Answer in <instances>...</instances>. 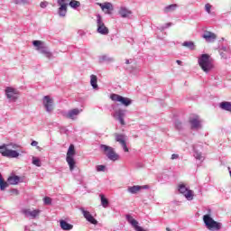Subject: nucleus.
I'll list each match as a JSON object with an SVG mask.
<instances>
[{
    "mask_svg": "<svg viewBox=\"0 0 231 231\" xmlns=\"http://www.w3.org/2000/svg\"><path fill=\"white\" fill-rule=\"evenodd\" d=\"M99 149L111 162H118L120 160V155L115 151V148L106 144H100Z\"/></svg>",
    "mask_w": 231,
    "mask_h": 231,
    "instance_id": "f257e3e1",
    "label": "nucleus"
},
{
    "mask_svg": "<svg viewBox=\"0 0 231 231\" xmlns=\"http://www.w3.org/2000/svg\"><path fill=\"white\" fill-rule=\"evenodd\" d=\"M199 66H200L204 73H208V71L214 69V64L212 63V60H210V55L202 54L199 59Z\"/></svg>",
    "mask_w": 231,
    "mask_h": 231,
    "instance_id": "f03ea898",
    "label": "nucleus"
},
{
    "mask_svg": "<svg viewBox=\"0 0 231 231\" xmlns=\"http://www.w3.org/2000/svg\"><path fill=\"white\" fill-rule=\"evenodd\" d=\"M8 145L9 144H2L0 145V154H2V156H5V158H19L20 153H24L26 152V151H15V150H10L8 149Z\"/></svg>",
    "mask_w": 231,
    "mask_h": 231,
    "instance_id": "7ed1b4c3",
    "label": "nucleus"
},
{
    "mask_svg": "<svg viewBox=\"0 0 231 231\" xmlns=\"http://www.w3.org/2000/svg\"><path fill=\"white\" fill-rule=\"evenodd\" d=\"M203 221H204L208 230L217 231L223 226V225L221 223L214 220L213 217H210V215H204Z\"/></svg>",
    "mask_w": 231,
    "mask_h": 231,
    "instance_id": "20e7f679",
    "label": "nucleus"
},
{
    "mask_svg": "<svg viewBox=\"0 0 231 231\" xmlns=\"http://www.w3.org/2000/svg\"><path fill=\"white\" fill-rule=\"evenodd\" d=\"M76 151H75V145L70 144L69 146L68 152H67V157H66V162L69 167V171H74L75 170V165H77V162H75V156Z\"/></svg>",
    "mask_w": 231,
    "mask_h": 231,
    "instance_id": "39448f33",
    "label": "nucleus"
},
{
    "mask_svg": "<svg viewBox=\"0 0 231 231\" xmlns=\"http://www.w3.org/2000/svg\"><path fill=\"white\" fill-rule=\"evenodd\" d=\"M111 100L114 102H119L121 106H125V107H128L130 104H133V100L129 97H124L118 94H112L110 96Z\"/></svg>",
    "mask_w": 231,
    "mask_h": 231,
    "instance_id": "423d86ee",
    "label": "nucleus"
},
{
    "mask_svg": "<svg viewBox=\"0 0 231 231\" xmlns=\"http://www.w3.org/2000/svg\"><path fill=\"white\" fill-rule=\"evenodd\" d=\"M97 33H100L101 35H107L109 33V28L106 26V23H104L100 14L97 15Z\"/></svg>",
    "mask_w": 231,
    "mask_h": 231,
    "instance_id": "0eeeda50",
    "label": "nucleus"
},
{
    "mask_svg": "<svg viewBox=\"0 0 231 231\" xmlns=\"http://www.w3.org/2000/svg\"><path fill=\"white\" fill-rule=\"evenodd\" d=\"M114 137L116 142L120 143L121 147H123L125 152H129V148H127V136L123 134L116 133L114 134Z\"/></svg>",
    "mask_w": 231,
    "mask_h": 231,
    "instance_id": "6e6552de",
    "label": "nucleus"
},
{
    "mask_svg": "<svg viewBox=\"0 0 231 231\" xmlns=\"http://www.w3.org/2000/svg\"><path fill=\"white\" fill-rule=\"evenodd\" d=\"M22 214H23L25 217H30L31 219H37V217L41 216V209L23 208L22 209Z\"/></svg>",
    "mask_w": 231,
    "mask_h": 231,
    "instance_id": "1a4fd4ad",
    "label": "nucleus"
},
{
    "mask_svg": "<svg viewBox=\"0 0 231 231\" xmlns=\"http://www.w3.org/2000/svg\"><path fill=\"white\" fill-rule=\"evenodd\" d=\"M179 192H180V194H183V196H185V198L188 199L189 201L194 199V191L187 189L185 184L179 185Z\"/></svg>",
    "mask_w": 231,
    "mask_h": 231,
    "instance_id": "9d476101",
    "label": "nucleus"
},
{
    "mask_svg": "<svg viewBox=\"0 0 231 231\" xmlns=\"http://www.w3.org/2000/svg\"><path fill=\"white\" fill-rule=\"evenodd\" d=\"M97 6H100L102 12L104 14H106L108 15H111L113 14V11L115 10V6H113V4L109 2H105V3H97Z\"/></svg>",
    "mask_w": 231,
    "mask_h": 231,
    "instance_id": "9b49d317",
    "label": "nucleus"
},
{
    "mask_svg": "<svg viewBox=\"0 0 231 231\" xmlns=\"http://www.w3.org/2000/svg\"><path fill=\"white\" fill-rule=\"evenodd\" d=\"M5 95L11 102H15L19 98V94L17 93V90L15 88H13L11 87H7L5 88Z\"/></svg>",
    "mask_w": 231,
    "mask_h": 231,
    "instance_id": "f8f14e48",
    "label": "nucleus"
},
{
    "mask_svg": "<svg viewBox=\"0 0 231 231\" xmlns=\"http://www.w3.org/2000/svg\"><path fill=\"white\" fill-rule=\"evenodd\" d=\"M59 5V15L60 17H66V14H68V4H66V0H58Z\"/></svg>",
    "mask_w": 231,
    "mask_h": 231,
    "instance_id": "ddd939ff",
    "label": "nucleus"
},
{
    "mask_svg": "<svg viewBox=\"0 0 231 231\" xmlns=\"http://www.w3.org/2000/svg\"><path fill=\"white\" fill-rule=\"evenodd\" d=\"M43 106L48 113H51V111H53V98L50 96H44Z\"/></svg>",
    "mask_w": 231,
    "mask_h": 231,
    "instance_id": "4468645a",
    "label": "nucleus"
},
{
    "mask_svg": "<svg viewBox=\"0 0 231 231\" xmlns=\"http://www.w3.org/2000/svg\"><path fill=\"white\" fill-rule=\"evenodd\" d=\"M126 219H127L128 223H130V225H132V226H134V230H136V231H147V230L143 229V227L138 226V222L136 221V219L133 218L131 217V215L126 216Z\"/></svg>",
    "mask_w": 231,
    "mask_h": 231,
    "instance_id": "2eb2a0df",
    "label": "nucleus"
},
{
    "mask_svg": "<svg viewBox=\"0 0 231 231\" xmlns=\"http://www.w3.org/2000/svg\"><path fill=\"white\" fill-rule=\"evenodd\" d=\"M80 210H81L84 217L87 219V221H88L92 225H97L98 223V221H97V219H95V217H93V215H91V213H89V211H87L84 208H80Z\"/></svg>",
    "mask_w": 231,
    "mask_h": 231,
    "instance_id": "dca6fc26",
    "label": "nucleus"
},
{
    "mask_svg": "<svg viewBox=\"0 0 231 231\" xmlns=\"http://www.w3.org/2000/svg\"><path fill=\"white\" fill-rule=\"evenodd\" d=\"M142 189H149V185H144V186H132L128 188V192L130 194H138L142 190Z\"/></svg>",
    "mask_w": 231,
    "mask_h": 231,
    "instance_id": "f3484780",
    "label": "nucleus"
},
{
    "mask_svg": "<svg viewBox=\"0 0 231 231\" xmlns=\"http://www.w3.org/2000/svg\"><path fill=\"white\" fill-rule=\"evenodd\" d=\"M189 124L191 125V129H199L201 127V122L199 121V117L196 116L194 118L189 119Z\"/></svg>",
    "mask_w": 231,
    "mask_h": 231,
    "instance_id": "a211bd4d",
    "label": "nucleus"
},
{
    "mask_svg": "<svg viewBox=\"0 0 231 231\" xmlns=\"http://www.w3.org/2000/svg\"><path fill=\"white\" fill-rule=\"evenodd\" d=\"M80 115V110L79 108H74L66 115V118H69L70 120H75L77 116Z\"/></svg>",
    "mask_w": 231,
    "mask_h": 231,
    "instance_id": "6ab92c4d",
    "label": "nucleus"
},
{
    "mask_svg": "<svg viewBox=\"0 0 231 231\" xmlns=\"http://www.w3.org/2000/svg\"><path fill=\"white\" fill-rule=\"evenodd\" d=\"M118 14L119 15H121V17L125 18V17H129V15H131L133 12L129 10L127 7H120Z\"/></svg>",
    "mask_w": 231,
    "mask_h": 231,
    "instance_id": "aec40b11",
    "label": "nucleus"
},
{
    "mask_svg": "<svg viewBox=\"0 0 231 231\" xmlns=\"http://www.w3.org/2000/svg\"><path fill=\"white\" fill-rule=\"evenodd\" d=\"M203 38L208 42H212L213 41H216V39L217 38V36H216L215 33L210 32H206L203 34Z\"/></svg>",
    "mask_w": 231,
    "mask_h": 231,
    "instance_id": "412c9836",
    "label": "nucleus"
},
{
    "mask_svg": "<svg viewBox=\"0 0 231 231\" xmlns=\"http://www.w3.org/2000/svg\"><path fill=\"white\" fill-rule=\"evenodd\" d=\"M220 109H223L224 111H228L231 113V102L224 101L219 104Z\"/></svg>",
    "mask_w": 231,
    "mask_h": 231,
    "instance_id": "4be33fe9",
    "label": "nucleus"
},
{
    "mask_svg": "<svg viewBox=\"0 0 231 231\" xmlns=\"http://www.w3.org/2000/svg\"><path fill=\"white\" fill-rule=\"evenodd\" d=\"M7 181L10 183V185H17V183L21 181V177L17 175L11 176L7 179Z\"/></svg>",
    "mask_w": 231,
    "mask_h": 231,
    "instance_id": "5701e85b",
    "label": "nucleus"
},
{
    "mask_svg": "<svg viewBox=\"0 0 231 231\" xmlns=\"http://www.w3.org/2000/svg\"><path fill=\"white\" fill-rule=\"evenodd\" d=\"M60 228H62V230H71L73 228V225L69 224L65 220L60 221Z\"/></svg>",
    "mask_w": 231,
    "mask_h": 231,
    "instance_id": "b1692460",
    "label": "nucleus"
},
{
    "mask_svg": "<svg viewBox=\"0 0 231 231\" xmlns=\"http://www.w3.org/2000/svg\"><path fill=\"white\" fill-rule=\"evenodd\" d=\"M97 82H98V79L97 78V76L91 75L90 76V84L94 89H97L98 88Z\"/></svg>",
    "mask_w": 231,
    "mask_h": 231,
    "instance_id": "393cba45",
    "label": "nucleus"
},
{
    "mask_svg": "<svg viewBox=\"0 0 231 231\" xmlns=\"http://www.w3.org/2000/svg\"><path fill=\"white\" fill-rule=\"evenodd\" d=\"M176 8H178V5L172 4V5H170L166 7H164L163 12H164V14H169L170 12H174V10H176Z\"/></svg>",
    "mask_w": 231,
    "mask_h": 231,
    "instance_id": "a878e982",
    "label": "nucleus"
},
{
    "mask_svg": "<svg viewBox=\"0 0 231 231\" xmlns=\"http://www.w3.org/2000/svg\"><path fill=\"white\" fill-rule=\"evenodd\" d=\"M99 197L101 198V205L104 208H107L109 207V200L106 198L104 194H100Z\"/></svg>",
    "mask_w": 231,
    "mask_h": 231,
    "instance_id": "bb28decb",
    "label": "nucleus"
},
{
    "mask_svg": "<svg viewBox=\"0 0 231 231\" xmlns=\"http://www.w3.org/2000/svg\"><path fill=\"white\" fill-rule=\"evenodd\" d=\"M182 46L188 48L189 50H196V45L194 44V42H184L182 43Z\"/></svg>",
    "mask_w": 231,
    "mask_h": 231,
    "instance_id": "cd10ccee",
    "label": "nucleus"
},
{
    "mask_svg": "<svg viewBox=\"0 0 231 231\" xmlns=\"http://www.w3.org/2000/svg\"><path fill=\"white\" fill-rule=\"evenodd\" d=\"M6 188H8V182L3 180V175L0 173V190H5Z\"/></svg>",
    "mask_w": 231,
    "mask_h": 231,
    "instance_id": "c85d7f7f",
    "label": "nucleus"
},
{
    "mask_svg": "<svg viewBox=\"0 0 231 231\" xmlns=\"http://www.w3.org/2000/svg\"><path fill=\"white\" fill-rule=\"evenodd\" d=\"M69 5L70 8L77 9V8H79V6H80V3L77 0H71L69 3Z\"/></svg>",
    "mask_w": 231,
    "mask_h": 231,
    "instance_id": "c756f323",
    "label": "nucleus"
},
{
    "mask_svg": "<svg viewBox=\"0 0 231 231\" xmlns=\"http://www.w3.org/2000/svg\"><path fill=\"white\" fill-rule=\"evenodd\" d=\"M41 53H42V55H45V57H47V59H51V52H50V51H48V49L46 48H42L40 50Z\"/></svg>",
    "mask_w": 231,
    "mask_h": 231,
    "instance_id": "7c9ffc66",
    "label": "nucleus"
},
{
    "mask_svg": "<svg viewBox=\"0 0 231 231\" xmlns=\"http://www.w3.org/2000/svg\"><path fill=\"white\" fill-rule=\"evenodd\" d=\"M32 44H33V46H35L37 48V50H41L43 48L42 42H41V41H33Z\"/></svg>",
    "mask_w": 231,
    "mask_h": 231,
    "instance_id": "2f4dec72",
    "label": "nucleus"
},
{
    "mask_svg": "<svg viewBox=\"0 0 231 231\" xmlns=\"http://www.w3.org/2000/svg\"><path fill=\"white\" fill-rule=\"evenodd\" d=\"M116 116H117V118H124V116H125V114L123 110H117L116 112Z\"/></svg>",
    "mask_w": 231,
    "mask_h": 231,
    "instance_id": "473e14b6",
    "label": "nucleus"
},
{
    "mask_svg": "<svg viewBox=\"0 0 231 231\" xmlns=\"http://www.w3.org/2000/svg\"><path fill=\"white\" fill-rule=\"evenodd\" d=\"M32 164L35 165L36 167H41V160L33 157L32 158Z\"/></svg>",
    "mask_w": 231,
    "mask_h": 231,
    "instance_id": "72a5a7b5",
    "label": "nucleus"
},
{
    "mask_svg": "<svg viewBox=\"0 0 231 231\" xmlns=\"http://www.w3.org/2000/svg\"><path fill=\"white\" fill-rule=\"evenodd\" d=\"M194 157L196 158V160H203V155H201V152H195Z\"/></svg>",
    "mask_w": 231,
    "mask_h": 231,
    "instance_id": "f704fd0d",
    "label": "nucleus"
},
{
    "mask_svg": "<svg viewBox=\"0 0 231 231\" xmlns=\"http://www.w3.org/2000/svg\"><path fill=\"white\" fill-rule=\"evenodd\" d=\"M14 5H26V0H14Z\"/></svg>",
    "mask_w": 231,
    "mask_h": 231,
    "instance_id": "c9c22d12",
    "label": "nucleus"
},
{
    "mask_svg": "<svg viewBox=\"0 0 231 231\" xmlns=\"http://www.w3.org/2000/svg\"><path fill=\"white\" fill-rule=\"evenodd\" d=\"M43 201H44L45 205H51V198H50V197H45L43 199Z\"/></svg>",
    "mask_w": 231,
    "mask_h": 231,
    "instance_id": "e433bc0d",
    "label": "nucleus"
},
{
    "mask_svg": "<svg viewBox=\"0 0 231 231\" xmlns=\"http://www.w3.org/2000/svg\"><path fill=\"white\" fill-rule=\"evenodd\" d=\"M97 172L105 171H106V166H104V165H97Z\"/></svg>",
    "mask_w": 231,
    "mask_h": 231,
    "instance_id": "4c0bfd02",
    "label": "nucleus"
},
{
    "mask_svg": "<svg viewBox=\"0 0 231 231\" xmlns=\"http://www.w3.org/2000/svg\"><path fill=\"white\" fill-rule=\"evenodd\" d=\"M211 9H212V5H210V4L205 5V10H206V12H208V14H210Z\"/></svg>",
    "mask_w": 231,
    "mask_h": 231,
    "instance_id": "58836bf2",
    "label": "nucleus"
},
{
    "mask_svg": "<svg viewBox=\"0 0 231 231\" xmlns=\"http://www.w3.org/2000/svg\"><path fill=\"white\" fill-rule=\"evenodd\" d=\"M175 127H176V129H182V127H183V125L181 124V122H180V121H176V123H175Z\"/></svg>",
    "mask_w": 231,
    "mask_h": 231,
    "instance_id": "ea45409f",
    "label": "nucleus"
},
{
    "mask_svg": "<svg viewBox=\"0 0 231 231\" xmlns=\"http://www.w3.org/2000/svg\"><path fill=\"white\" fill-rule=\"evenodd\" d=\"M40 5H41V8H46L48 6V2H42Z\"/></svg>",
    "mask_w": 231,
    "mask_h": 231,
    "instance_id": "a19ab883",
    "label": "nucleus"
},
{
    "mask_svg": "<svg viewBox=\"0 0 231 231\" xmlns=\"http://www.w3.org/2000/svg\"><path fill=\"white\" fill-rule=\"evenodd\" d=\"M180 158V155L179 154H176V153H173L171 155V160H178Z\"/></svg>",
    "mask_w": 231,
    "mask_h": 231,
    "instance_id": "79ce46f5",
    "label": "nucleus"
},
{
    "mask_svg": "<svg viewBox=\"0 0 231 231\" xmlns=\"http://www.w3.org/2000/svg\"><path fill=\"white\" fill-rule=\"evenodd\" d=\"M118 120H119L121 125H125V121H124V117H119Z\"/></svg>",
    "mask_w": 231,
    "mask_h": 231,
    "instance_id": "37998d69",
    "label": "nucleus"
},
{
    "mask_svg": "<svg viewBox=\"0 0 231 231\" xmlns=\"http://www.w3.org/2000/svg\"><path fill=\"white\" fill-rule=\"evenodd\" d=\"M31 145H32V147H37V145H39V143H38L37 141H32V142L31 143Z\"/></svg>",
    "mask_w": 231,
    "mask_h": 231,
    "instance_id": "c03bdc74",
    "label": "nucleus"
},
{
    "mask_svg": "<svg viewBox=\"0 0 231 231\" xmlns=\"http://www.w3.org/2000/svg\"><path fill=\"white\" fill-rule=\"evenodd\" d=\"M13 149H19L21 148V145L19 144H12Z\"/></svg>",
    "mask_w": 231,
    "mask_h": 231,
    "instance_id": "a18cd8bd",
    "label": "nucleus"
},
{
    "mask_svg": "<svg viewBox=\"0 0 231 231\" xmlns=\"http://www.w3.org/2000/svg\"><path fill=\"white\" fill-rule=\"evenodd\" d=\"M176 62H177V64H179V66H181V64H182V61L180 60H177Z\"/></svg>",
    "mask_w": 231,
    "mask_h": 231,
    "instance_id": "49530a36",
    "label": "nucleus"
},
{
    "mask_svg": "<svg viewBox=\"0 0 231 231\" xmlns=\"http://www.w3.org/2000/svg\"><path fill=\"white\" fill-rule=\"evenodd\" d=\"M222 50H223L224 51H228V49H226V47H223Z\"/></svg>",
    "mask_w": 231,
    "mask_h": 231,
    "instance_id": "de8ad7c7",
    "label": "nucleus"
},
{
    "mask_svg": "<svg viewBox=\"0 0 231 231\" xmlns=\"http://www.w3.org/2000/svg\"><path fill=\"white\" fill-rule=\"evenodd\" d=\"M125 64H129V60H125Z\"/></svg>",
    "mask_w": 231,
    "mask_h": 231,
    "instance_id": "09e8293b",
    "label": "nucleus"
},
{
    "mask_svg": "<svg viewBox=\"0 0 231 231\" xmlns=\"http://www.w3.org/2000/svg\"><path fill=\"white\" fill-rule=\"evenodd\" d=\"M166 230H167V231H172V230H171V228H169V227H167Z\"/></svg>",
    "mask_w": 231,
    "mask_h": 231,
    "instance_id": "8fccbe9b",
    "label": "nucleus"
}]
</instances>
